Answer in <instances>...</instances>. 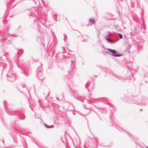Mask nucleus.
<instances>
[{
    "label": "nucleus",
    "mask_w": 148,
    "mask_h": 148,
    "mask_svg": "<svg viewBox=\"0 0 148 148\" xmlns=\"http://www.w3.org/2000/svg\"><path fill=\"white\" fill-rule=\"evenodd\" d=\"M1 32H0V36H2V35H3V34H1Z\"/></svg>",
    "instance_id": "nucleus-39"
},
{
    "label": "nucleus",
    "mask_w": 148,
    "mask_h": 148,
    "mask_svg": "<svg viewBox=\"0 0 148 148\" xmlns=\"http://www.w3.org/2000/svg\"><path fill=\"white\" fill-rule=\"evenodd\" d=\"M42 75V72L41 71H39L37 74V75L39 78L41 77Z\"/></svg>",
    "instance_id": "nucleus-15"
},
{
    "label": "nucleus",
    "mask_w": 148,
    "mask_h": 148,
    "mask_svg": "<svg viewBox=\"0 0 148 148\" xmlns=\"http://www.w3.org/2000/svg\"><path fill=\"white\" fill-rule=\"evenodd\" d=\"M105 39L109 43L114 44L116 42L115 41L113 40L112 39L109 38L108 37H107L106 36L105 37Z\"/></svg>",
    "instance_id": "nucleus-10"
},
{
    "label": "nucleus",
    "mask_w": 148,
    "mask_h": 148,
    "mask_svg": "<svg viewBox=\"0 0 148 148\" xmlns=\"http://www.w3.org/2000/svg\"><path fill=\"white\" fill-rule=\"evenodd\" d=\"M34 23H36V24H37V25L38 27V30H39V29L40 28V25L38 24V22H37V20H35L34 21Z\"/></svg>",
    "instance_id": "nucleus-22"
},
{
    "label": "nucleus",
    "mask_w": 148,
    "mask_h": 148,
    "mask_svg": "<svg viewBox=\"0 0 148 148\" xmlns=\"http://www.w3.org/2000/svg\"><path fill=\"white\" fill-rule=\"evenodd\" d=\"M41 67H42V63H41Z\"/></svg>",
    "instance_id": "nucleus-46"
},
{
    "label": "nucleus",
    "mask_w": 148,
    "mask_h": 148,
    "mask_svg": "<svg viewBox=\"0 0 148 148\" xmlns=\"http://www.w3.org/2000/svg\"><path fill=\"white\" fill-rule=\"evenodd\" d=\"M13 139L14 141V143H15L16 142V138L15 136H14V137H13Z\"/></svg>",
    "instance_id": "nucleus-31"
},
{
    "label": "nucleus",
    "mask_w": 148,
    "mask_h": 148,
    "mask_svg": "<svg viewBox=\"0 0 148 148\" xmlns=\"http://www.w3.org/2000/svg\"><path fill=\"white\" fill-rule=\"evenodd\" d=\"M13 126L14 128V132L16 133H18V121H15L13 123Z\"/></svg>",
    "instance_id": "nucleus-7"
},
{
    "label": "nucleus",
    "mask_w": 148,
    "mask_h": 148,
    "mask_svg": "<svg viewBox=\"0 0 148 148\" xmlns=\"http://www.w3.org/2000/svg\"><path fill=\"white\" fill-rule=\"evenodd\" d=\"M6 75L7 79L9 82H14L16 79L15 75L13 72L12 69L11 68L9 70Z\"/></svg>",
    "instance_id": "nucleus-3"
},
{
    "label": "nucleus",
    "mask_w": 148,
    "mask_h": 148,
    "mask_svg": "<svg viewBox=\"0 0 148 148\" xmlns=\"http://www.w3.org/2000/svg\"><path fill=\"white\" fill-rule=\"evenodd\" d=\"M108 33H109V34L107 36V37H108V38L110 37V35L112 34L110 32H108Z\"/></svg>",
    "instance_id": "nucleus-26"
},
{
    "label": "nucleus",
    "mask_w": 148,
    "mask_h": 148,
    "mask_svg": "<svg viewBox=\"0 0 148 148\" xmlns=\"http://www.w3.org/2000/svg\"><path fill=\"white\" fill-rule=\"evenodd\" d=\"M18 3L17 2V3H15V4H14L13 6V7H12V8H14L15 7V6L16 5H17L18 4Z\"/></svg>",
    "instance_id": "nucleus-32"
},
{
    "label": "nucleus",
    "mask_w": 148,
    "mask_h": 148,
    "mask_svg": "<svg viewBox=\"0 0 148 148\" xmlns=\"http://www.w3.org/2000/svg\"><path fill=\"white\" fill-rule=\"evenodd\" d=\"M114 77H115L119 80H123V78L120 76H119L118 75L114 74Z\"/></svg>",
    "instance_id": "nucleus-18"
},
{
    "label": "nucleus",
    "mask_w": 148,
    "mask_h": 148,
    "mask_svg": "<svg viewBox=\"0 0 148 148\" xmlns=\"http://www.w3.org/2000/svg\"><path fill=\"white\" fill-rule=\"evenodd\" d=\"M94 77H95V78H96L97 77V75H95L94 76Z\"/></svg>",
    "instance_id": "nucleus-40"
},
{
    "label": "nucleus",
    "mask_w": 148,
    "mask_h": 148,
    "mask_svg": "<svg viewBox=\"0 0 148 148\" xmlns=\"http://www.w3.org/2000/svg\"><path fill=\"white\" fill-rule=\"evenodd\" d=\"M7 114L10 116H15L17 117L18 116V111L13 109L10 108H8L7 111H6Z\"/></svg>",
    "instance_id": "nucleus-4"
},
{
    "label": "nucleus",
    "mask_w": 148,
    "mask_h": 148,
    "mask_svg": "<svg viewBox=\"0 0 148 148\" xmlns=\"http://www.w3.org/2000/svg\"><path fill=\"white\" fill-rule=\"evenodd\" d=\"M14 14L10 11H9L8 14V15L10 17V18L14 16Z\"/></svg>",
    "instance_id": "nucleus-14"
},
{
    "label": "nucleus",
    "mask_w": 148,
    "mask_h": 148,
    "mask_svg": "<svg viewBox=\"0 0 148 148\" xmlns=\"http://www.w3.org/2000/svg\"><path fill=\"white\" fill-rule=\"evenodd\" d=\"M15 0H11L10 2L8 3L6 5V7L7 8H11V5L14 2V1Z\"/></svg>",
    "instance_id": "nucleus-11"
},
{
    "label": "nucleus",
    "mask_w": 148,
    "mask_h": 148,
    "mask_svg": "<svg viewBox=\"0 0 148 148\" xmlns=\"http://www.w3.org/2000/svg\"><path fill=\"white\" fill-rule=\"evenodd\" d=\"M49 93H50V92L49 91V93H48V95H49Z\"/></svg>",
    "instance_id": "nucleus-45"
},
{
    "label": "nucleus",
    "mask_w": 148,
    "mask_h": 148,
    "mask_svg": "<svg viewBox=\"0 0 148 148\" xmlns=\"http://www.w3.org/2000/svg\"><path fill=\"white\" fill-rule=\"evenodd\" d=\"M15 36L16 37V36H18V35H15Z\"/></svg>",
    "instance_id": "nucleus-47"
},
{
    "label": "nucleus",
    "mask_w": 148,
    "mask_h": 148,
    "mask_svg": "<svg viewBox=\"0 0 148 148\" xmlns=\"http://www.w3.org/2000/svg\"><path fill=\"white\" fill-rule=\"evenodd\" d=\"M107 50L110 52L112 53V56H113L120 57L122 55V54H117L116 51L114 50L110 49H107Z\"/></svg>",
    "instance_id": "nucleus-6"
},
{
    "label": "nucleus",
    "mask_w": 148,
    "mask_h": 148,
    "mask_svg": "<svg viewBox=\"0 0 148 148\" xmlns=\"http://www.w3.org/2000/svg\"><path fill=\"white\" fill-rule=\"evenodd\" d=\"M67 50L69 52H72V50H71L70 49H69L67 47Z\"/></svg>",
    "instance_id": "nucleus-35"
},
{
    "label": "nucleus",
    "mask_w": 148,
    "mask_h": 148,
    "mask_svg": "<svg viewBox=\"0 0 148 148\" xmlns=\"http://www.w3.org/2000/svg\"><path fill=\"white\" fill-rule=\"evenodd\" d=\"M11 27V25L10 24H8L6 27V29L7 31H8Z\"/></svg>",
    "instance_id": "nucleus-20"
},
{
    "label": "nucleus",
    "mask_w": 148,
    "mask_h": 148,
    "mask_svg": "<svg viewBox=\"0 0 148 148\" xmlns=\"http://www.w3.org/2000/svg\"><path fill=\"white\" fill-rule=\"evenodd\" d=\"M37 1L38 2V3H39L40 0H37Z\"/></svg>",
    "instance_id": "nucleus-41"
},
{
    "label": "nucleus",
    "mask_w": 148,
    "mask_h": 148,
    "mask_svg": "<svg viewBox=\"0 0 148 148\" xmlns=\"http://www.w3.org/2000/svg\"><path fill=\"white\" fill-rule=\"evenodd\" d=\"M90 25H92V24H90Z\"/></svg>",
    "instance_id": "nucleus-52"
},
{
    "label": "nucleus",
    "mask_w": 148,
    "mask_h": 148,
    "mask_svg": "<svg viewBox=\"0 0 148 148\" xmlns=\"http://www.w3.org/2000/svg\"><path fill=\"white\" fill-rule=\"evenodd\" d=\"M22 87L23 88H25V89H26V90H27V91L29 92V90H28V89L26 87H25V86H23Z\"/></svg>",
    "instance_id": "nucleus-30"
},
{
    "label": "nucleus",
    "mask_w": 148,
    "mask_h": 148,
    "mask_svg": "<svg viewBox=\"0 0 148 148\" xmlns=\"http://www.w3.org/2000/svg\"><path fill=\"white\" fill-rule=\"evenodd\" d=\"M16 146V145H15L14 146V147H15V146Z\"/></svg>",
    "instance_id": "nucleus-48"
},
{
    "label": "nucleus",
    "mask_w": 148,
    "mask_h": 148,
    "mask_svg": "<svg viewBox=\"0 0 148 148\" xmlns=\"http://www.w3.org/2000/svg\"><path fill=\"white\" fill-rule=\"evenodd\" d=\"M3 56L5 58V60H8V59H7V56L5 55H4Z\"/></svg>",
    "instance_id": "nucleus-34"
},
{
    "label": "nucleus",
    "mask_w": 148,
    "mask_h": 148,
    "mask_svg": "<svg viewBox=\"0 0 148 148\" xmlns=\"http://www.w3.org/2000/svg\"><path fill=\"white\" fill-rule=\"evenodd\" d=\"M0 146L2 147L5 146L4 142L3 140L0 139Z\"/></svg>",
    "instance_id": "nucleus-12"
},
{
    "label": "nucleus",
    "mask_w": 148,
    "mask_h": 148,
    "mask_svg": "<svg viewBox=\"0 0 148 148\" xmlns=\"http://www.w3.org/2000/svg\"><path fill=\"white\" fill-rule=\"evenodd\" d=\"M135 97L132 96H129L127 101L131 103H136L142 106H145L148 105V99L145 97H143L140 99L139 101L136 100Z\"/></svg>",
    "instance_id": "nucleus-1"
},
{
    "label": "nucleus",
    "mask_w": 148,
    "mask_h": 148,
    "mask_svg": "<svg viewBox=\"0 0 148 148\" xmlns=\"http://www.w3.org/2000/svg\"><path fill=\"white\" fill-rule=\"evenodd\" d=\"M118 34L119 35V38L120 39H121L123 38V36L121 34L119 33Z\"/></svg>",
    "instance_id": "nucleus-27"
},
{
    "label": "nucleus",
    "mask_w": 148,
    "mask_h": 148,
    "mask_svg": "<svg viewBox=\"0 0 148 148\" xmlns=\"http://www.w3.org/2000/svg\"><path fill=\"white\" fill-rule=\"evenodd\" d=\"M28 100H29V99H28Z\"/></svg>",
    "instance_id": "nucleus-50"
},
{
    "label": "nucleus",
    "mask_w": 148,
    "mask_h": 148,
    "mask_svg": "<svg viewBox=\"0 0 148 148\" xmlns=\"http://www.w3.org/2000/svg\"><path fill=\"white\" fill-rule=\"evenodd\" d=\"M5 63V62L4 60L2 59V58H0V65L1 64H3Z\"/></svg>",
    "instance_id": "nucleus-23"
},
{
    "label": "nucleus",
    "mask_w": 148,
    "mask_h": 148,
    "mask_svg": "<svg viewBox=\"0 0 148 148\" xmlns=\"http://www.w3.org/2000/svg\"><path fill=\"white\" fill-rule=\"evenodd\" d=\"M5 102H7V101H3V103H4V107L5 108V110L6 111V105L5 104Z\"/></svg>",
    "instance_id": "nucleus-28"
},
{
    "label": "nucleus",
    "mask_w": 148,
    "mask_h": 148,
    "mask_svg": "<svg viewBox=\"0 0 148 148\" xmlns=\"http://www.w3.org/2000/svg\"><path fill=\"white\" fill-rule=\"evenodd\" d=\"M89 22H91V23L95 24V21L94 19L93 18H90L89 19Z\"/></svg>",
    "instance_id": "nucleus-21"
},
{
    "label": "nucleus",
    "mask_w": 148,
    "mask_h": 148,
    "mask_svg": "<svg viewBox=\"0 0 148 148\" xmlns=\"http://www.w3.org/2000/svg\"><path fill=\"white\" fill-rule=\"evenodd\" d=\"M73 58L74 60H71V62L72 64H74L76 58L75 56H73Z\"/></svg>",
    "instance_id": "nucleus-24"
},
{
    "label": "nucleus",
    "mask_w": 148,
    "mask_h": 148,
    "mask_svg": "<svg viewBox=\"0 0 148 148\" xmlns=\"http://www.w3.org/2000/svg\"><path fill=\"white\" fill-rule=\"evenodd\" d=\"M41 24L45 27H46V25L45 23H41Z\"/></svg>",
    "instance_id": "nucleus-33"
},
{
    "label": "nucleus",
    "mask_w": 148,
    "mask_h": 148,
    "mask_svg": "<svg viewBox=\"0 0 148 148\" xmlns=\"http://www.w3.org/2000/svg\"><path fill=\"white\" fill-rule=\"evenodd\" d=\"M17 54H18V55L17 56L16 59L15 60V62L17 64V66L18 67V51L17 52Z\"/></svg>",
    "instance_id": "nucleus-19"
},
{
    "label": "nucleus",
    "mask_w": 148,
    "mask_h": 148,
    "mask_svg": "<svg viewBox=\"0 0 148 148\" xmlns=\"http://www.w3.org/2000/svg\"><path fill=\"white\" fill-rule=\"evenodd\" d=\"M21 119V120H24L25 119V116L24 114H21L20 113L19 114V119Z\"/></svg>",
    "instance_id": "nucleus-16"
},
{
    "label": "nucleus",
    "mask_w": 148,
    "mask_h": 148,
    "mask_svg": "<svg viewBox=\"0 0 148 148\" xmlns=\"http://www.w3.org/2000/svg\"><path fill=\"white\" fill-rule=\"evenodd\" d=\"M95 142L91 143V147L92 148H97L98 146V140L97 138H94Z\"/></svg>",
    "instance_id": "nucleus-8"
},
{
    "label": "nucleus",
    "mask_w": 148,
    "mask_h": 148,
    "mask_svg": "<svg viewBox=\"0 0 148 148\" xmlns=\"http://www.w3.org/2000/svg\"><path fill=\"white\" fill-rule=\"evenodd\" d=\"M93 88H94V86H92V88L91 89H92H92H93Z\"/></svg>",
    "instance_id": "nucleus-44"
},
{
    "label": "nucleus",
    "mask_w": 148,
    "mask_h": 148,
    "mask_svg": "<svg viewBox=\"0 0 148 148\" xmlns=\"http://www.w3.org/2000/svg\"><path fill=\"white\" fill-rule=\"evenodd\" d=\"M56 99H57L58 100L59 99H58V97H56Z\"/></svg>",
    "instance_id": "nucleus-42"
},
{
    "label": "nucleus",
    "mask_w": 148,
    "mask_h": 148,
    "mask_svg": "<svg viewBox=\"0 0 148 148\" xmlns=\"http://www.w3.org/2000/svg\"><path fill=\"white\" fill-rule=\"evenodd\" d=\"M33 1H34V2H36V1H34V0H33Z\"/></svg>",
    "instance_id": "nucleus-43"
},
{
    "label": "nucleus",
    "mask_w": 148,
    "mask_h": 148,
    "mask_svg": "<svg viewBox=\"0 0 148 148\" xmlns=\"http://www.w3.org/2000/svg\"><path fill=\"white\" fill-rule=\"evenodd\" d=\"M53 42V40L51 41H49L48 44V45L51 46V42Z\"/></svg>",
    "instance_id": "nucleus-29"
},
{
    "label": "nucleus",
    "mask_w": 148,
    "mask_h": 148,
    "mask_svg": "<svg viewBox=\"0 0 148 148\" xmlns=\"http://www.w3.org/2000/svg\"><path fill=\"white\" fill-rule=\"evenodd\" d=\"M19 134H21L22 135H25L24 134H23L21 132H20L19 131Z\"/></svg>",
    "instance_id": "nucleus-37"
},
{
    "label": "nucleus",
    "mask_w": 148,
    "mask_h": 148,
    "mask_svg": "<svg viewBox=\"0 0 148 148\" xmlns=\"http://www.w3.org/2000/svg\"><path fill=\"white\" fill-rule=\"evenodd\" d=\"M44 126L45 127H46L48 128H52L53 127H54V126L53 125H49L45 123H44Z\"/></svg>",
    "instance_id": "nucleus-17"
},
{
    "label": "nucleus",
    "mask_w": 148,
    "mask_h": 148,
    "mask_svg": "<svg viewBox=\"0 0 148 148\" xmlns=\"http://www.w3.org/2000/svg\"><path fill=\"white\" fill-rule=\"evenodd\" d=\"M16 145H17V143H16Z\"/></svg>",
    "instance_id": "nucleus-51"
},
{
    "label": "nucleus",
    "mask_w": 148,
    "mask_h": 148,
    "mask_svg": "<svg viewBox=\"0 0 148 148\" xmlns=\"http://www.w3.org/2000/svg\"><path fill=\"white\" fill-rule=\"evenodd\" d=\"M85 86L86 87V88L88 89V90L89 91V90L87 88V86L86 84Z\"/></svg>",
    "instance_id": "nucleus-36"
},
{
    "label": "nucleus",
    "mask_w": 148,
    "mask_h": 148,
    "mask_svg": "<svg viewBox=\"0 0 148 148\" xmlns=\"http://www.w3.org/2000/svg\"><path fill=\"white\" fill-rule=\"evenodd\" d=\"M133 71H135L134 70H132V71H131V72L132 73H133ZM134 72H135V73L136 72V71H134Z\"/></svg>",
    "instance_id": "nucleus-38"
},
{
    "label": "nucleus",
    "mask_w": 148,
    "mask_h": 148,
    "mask_svg": "<svg viewBox=\"0 0 148 148\" xmlns=\"http://www.w3.org/2000/svg\"><path fill=\"white\" fill-rule=\"evenodd\" d=\"M12 36L11 35H10L8 34H5V33H3V35L1 36V38L0 39L1 42L2 44H3L2 45V47H4L5 44L8 45L11 43V40H12Z\"/></svg>",
    "instance_id": "nucleus-2"
},
{
    "label": "nucleus",
    "mask_w": 148,
    "mask_h": 148,
    "mask_svg": "<svg viewBox=\"0 0 148 148\" xmlns=\"http://www.w3.org/2000/svg\"><path fill=\"white\" fill-rule=\"evenodd\" d=\"M23 53V51L22 49H19V55L20 53H21V54H22Z\"/></svg>",
    "instance_id": "nucleus-25"
},
{
    "label": "nucleus",
    "mask_w": 148,
    "mask_h": 148,
    "mask_svg": "<svg viewBox=\"0 0 148 148\" xmlns=\"http://www.w3.org/2000/svg\"><path fill=\"white\" fill-rule=\"evenodd\" d=\"M19 68L21 70V72L22 73H23L24 75H25L27 77L28 76V73H25V66H19Z\"/></svg>",
    "instance_id": "nucleus-9"
},
{
    "label": "nucleus",
    "mask_w": 148,
    "mask_h": 148,
    "mask_svg": "<svg viewBox=\"0 0 148 148\" xmlns=\"http://www.w3.org/2000/svg\"><path fill=\"white\" fill-rule=\"evenodd\" d=\"M30 12L31 15L35 17L36 18V20H37L38 16V8L35 7L31 8L30 10Z\"/></svg>",
    "instance_id": "nucleus-5"
},
{
    "label": "nucleus",
    "mask_w": 148,
    "mask_h": 148,
    "mask_svg": "<svg viewBox=\"0 0 148 148\" xmlns=\"http://www.w3.org/2000/svg\"><path fill=\"white\" fill-rule=\"evenodd\" d=\"M96 108L97 109H100V110H99V111L101 113L103 114H106V111L104 109L98 107H96Z\"/></svg>",
    "instance_id": "nucleus-13"
},
{
    "label": "nucleus",
    "mask_w": 148,
    "mask_h": 148,
    "mask_svg": "<svg viewBox=\"0 0 148 148\" xmlns=\"http://www.w3.org/2000/svg\"><path fill=\"white\" fill-rule=\"evenodd\" d=\"M146 147L148 148V146Z\"/></svg>",
    "instance_id": "nucleus-49"
}]
</instances>
